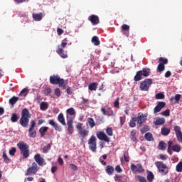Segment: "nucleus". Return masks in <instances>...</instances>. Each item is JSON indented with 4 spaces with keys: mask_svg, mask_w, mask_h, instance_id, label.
<instances>
[{
    "mask_svg": "<svg viewBox=\"0 0 182 182\" xmlns=\"http://www.w3.org/2000/svg\"><path fill=\"white\" fill-rule=\"evenodd\" d=\"M29 119H31V113L27 108H25L21 112V117L19 120L21 126H22V127H28Z\"/></svg>",
    "mask_w": 182,
    "mask_h": 182,
    "instance_id": "f257e3e1",
    "label": "nucleus"
},
{
    "mask_svg": "<svg viewBox=\"0 0 182 182\" xmlns=\"http://www.w3.org/2000/svg\"><path fill=\"white\" fill-rule=\"evenodd\" d=\"M68 38H64L62 41V43L60 45L58 46V49L56 50V53L60 56L63 59H66L68 58V52L65 51V48H66V46L68 45Z\"/></svg>",
    "mask_w": 182,
    "mask_h": 182,
    "instance_id": "f03ea898",
    "label": "nucleus"
},
{
    "mask_svg": "<svg viewBox=\"0 0 182 182\" xmlns=\"http://www.w3.org/2000/svg\"><path fill=\"white\" fill-rule=\"evenodd\" d=\"M50 83L51 85H58L59 87H62L63 90L66 89V83L63 78H60L59 75H51L50 77Z\"/></svg>",
    "mask_w": 182,
    "mask_h": 182,
    "instance_id": "7ed1b4c3",
    "label": "nucleus"
},
{
    "mask_svg": "<svg viewBox=\"0 0 182 182\" xmlns=\"http://www.w3.org/2000/svg\"><path fill=\"white\" fill-rule=\"evenodd\" d=\"M151 73L150 68H143L142 70H139L136 72V74L135 75L134 77V82H140L141 79L144 77H147V76H149Z\"/></svg>",
    "mask_w": 182,
    "mask_h": 182,
    "instance_id": "20e7f679",
    "label": "nucleus"
},
{
    "mask_svg": "<svg viewBox=\"0 0 182 182\" xmlns=\"http://www.w3.org/2000/svg\"><path fill=\"white\" fill-rule=\"evenodd\" d=\"M76 129L78 132V134L81 136V143L83 144H85V141L86 140V137L89 136V130L83 129V124L78 123L76 125Z\"/></svg>",
    "mask_w": 182,
    "mask_h": 182,
    "instance_id": "39448f33",
    "label": "nucleus"
},
{
    "mask_svg": "<svg viewBox=\"0 0 182 182\" xmlns=\"http://www.w3.org/2000/svg\"><path fill=\"white\" fill-rule=\"evenodd\" d=\"M17 147H18L21 154H23V159H28L29 157V145L21 141L17 144Z\"/></svg>",
    "mask_w": 182,
    "mask_h": 182,
    "instance_id": "423d86ee",
    "label": "nucleus"
},
{
    "mask_svg": "<svg viewBox=\"0 0 182 182\" xmlns=\"http://www.w3.org/2000/svg\"><path fill=\"white\" fill-rule=\"evenodd\" d=\"M155 166L159 170V173L161 174V176H166L168 173V166L164 164L161 161L155 162Z\"/></svg>",
    "mask_w": 182,
    "mask_h": 182,
    "instance_id": "0eeeda50",
    "label": "nucleus"
},
{
    "mask_svg": "<svg viewBox=\"0 0 182 182\" xmlns=\"http://www.w3.org/2000/svg\"><path fill=\"white\" fill-rule=\"evenodd\" d=\"M151 85H153V80L151 79H146L145 80L141 82L139 89L143 92H149Z\"/></svg>",
    "mask_w": 182,
    "mask_h": 182,
    "instance_id": "6e6552de",
    "label": "nucleus"
},
{
    "mask_svg": "<svg viewBox=\"0 0 182 182\" xmlns=\"http://www.w3.org/2000/svg\"><path fill=\"white\" fill-rule=\"evenodd\" d=\"M38 171V164L36 162H33L32 166L29 168H28L26 176H35Z\"/></svg>",
    "mask_w": 182,
    "mask_h": 182,
    "instance_id": "1a4fd4ad",
    "label": "nucleus"
},
{
    "mask_svg": "<svg viewBox=\"0 0 182 182\" xmlns=\"http://www.w3.org/2000/svg\"><path fill=\"white\" fill-rule=\"evenodd\" d=\"M89 149L92 150L93 153H95L97 144L96 143V136L95 135L91 136L88 140Z\"/></svg>",
    "mask_w": 182,
    "mask_h": 182,
    "instance_id": "9d476101",
    "label": "nucleus"
},
{
    "mask_svg": "<svg viewBox=\"0 0 182 182\" xmlns=\"http://www.w3.org/2000/svg\"><path fill=\"white\" fill-rule=\"evenodd\" d=\"M97 137L99 140H102L103 141H106V143H109V141H110V138H109L107 135L102 131L97 133Z\"/></svg>",
    "mask_w": 182,
    "mask_h": 182,
    "instance_id": "9b49d317",
    "label": "nucleus"
},
{
    "mask_svg": "<svg viewBox=\"0 0 182 182\" xmlns=\"http://www.w3.org/2000/svg\"><path fill=\"white\" fill-rule=\"evenodd\" d=\"M174 132L176 133L178 141H179V143H182L181 128L179 126H175L174 127Z\"/></svg>",
    "mask_w": 182,
    "mask_h": 182,
    "instance_id": "f8f14e48",
    "label": "nucleus"
},
{
    "mask_svg": "<svg viewBox=\"0 0 182 182\" xmlns=\"http://www.w3.org/2000/svg\"><path fill=\"white\" fill-rule=\"evenodd\" d=\"M48 124H50V126H52V127H53V129L55 130H56L57 132H62V127L59 124H58V123H56L55 122V120L53 119H50L48 121Z\"/></svg>",
    "mask_w": 182,
    "mask_h": 182,
    "instance_id": "ddd939ff",
    "label": "nucleus"
},
{
    "mask_svg": "<svg viewBox=\"0 0 182 182\" xmlns=\"http://www.w3.org/2000/svg\"><path fill=\"white\" fill-rule=\"evenodd\" d=\"M121 29L122 31L123 35H125V36L129 38V35H130V32L129 31H130V26L127 24H123L121 26Z\"/></svg>",
    "mask_w": 182,
    "mask_h": 182,
    "instance_id": "4468645a",
    "label": "nucleus"
},
{
    "mask_svg": "<svg viewBox=\"0 0 182 182\" xmlns=\"http://www.w3.org/2000/svg\"><path fill=\"white\" fill-rule=\"evenodd\" d=\"M67 124L68 134H73V119L72 118L68 119Z\"/></svg>",
    "mask_w": 182,
    "mask_h": 182,
    "instance_id": "2eb2a0df",
    "label": "nucleus"
},
{
    "mask_svg": "<svg viewBox=\"0 0 182 182\" xmlns=\"http://www.w3.org/2000/svg\"><path fill=\"white\" fill-rule=\"evenodd\" d=\"M88 21H90L92 25H97L100 22L99 16L95 14H92L88 17Z\"/></svg>",
    "mask_w": 182,
    "mask_h": 182,
    "instance_id": "dca6fc26",
    "label": "nucleus"
},
{
    "mask_svg": "<svg viewBox=\"0 0 182 182\" xmlns=\"http://www.w3.org/2000/svg\"><path fill=\"white\" fill-rule=\"evenodd\" d=\"M34 160L38 164V166H43L45 159L41 156V154H37L34 156Z\"/></svg>",
    "mask_w": 182,
    "mask_h": 182,
    "instance_id": "f3484780",
    "label": "nucleus"
},
{
    "mask_svg": "<svg viewBox=\"0 0 182 182\" xmlns=\"http://www.w3.org/2000/svg\"><path fill=\"white\" fill-rule=\"evenodd\" d=\"M101 112L104 116H113V110L110 107L107 108V109L102 107Z\"/></svg>",
    "mask_w": 182,
    "mask_h": 182,
    "instance_id": "a211bd4d",
    "label": "nucleus"
},
{
    "mask_svg": "<svg viewBox=\"0 0 182 182\" xmlns=\"http://www.w3.org/2000/svg\"><path fill=\"white\" fill-rule=\"evenodd\" d=\"M136 118V122L138 123V124H139V126H141L147 119V116H145L144 114H141L138 116V117Z\"/></svg>",
    "mask_w": 182,
    "mask_h": 182,
    "instance_id": "6ab92c4d",
    "label": "nucleus"
},
{
    "mask_svg": "<svg viewBox=\"0 0 182 182\" xmlns=\"http://www.w3.org/2000/svg\"><path fill=\"white\" fill-rule=\"evenodd\" d=\"M49 130V127H42L39 129V133L41 135V137H45V134L46 132Z\"/></svg>",
    "mask_w": 182,
    "mask_h": 182,
    "instance_id": "aec40b11",
    "label": "nucleus"
},
{
    "mask_svg": "<svg viewBox=\"0 0 182 182\" xmlns=\"http://www.w3.org/2000/svg\"><path fill=\"white\" fill-rule=\"evenodd\" d=\"M33 18L36 21H42V18H43V14L42 13L40 14H33Z\"/></svg>",
    "mask_w": 182,
    "mask_h": 182,
    "instance_id": "412c9836",
    "label": "nucleus"
},
{
    "mask_svg": "<svg viewBox=\"0 0 182 182\" xmlns=\"http://www.w3.org/2000/svg\"><path fill=\"white\" fill-rule=\"evenodd\" d=\"M97 86H99V83L92 82L88 85V89L91 92L96 91L97 90Z\"/></svg>",
    "mask_w": 182,
    "mask_h": 182,
    "instance_id": "4be33fe9",
    "label": "nucleus"
},
{
    "mask_svg": "<svg viewBox=\"0 0 182 182\" xmlns=\"http://www.w3.org/2000/svg\"><path fill=\"white\" fill-rule=\"evenodd\" d=\"M11 123H16L19 120V115L17 113L11 114V117L10 118Z\"/></svg>",
    "mask_w": 182,
    "mask_h": 182,
    "instance_id": "5701e85b",
    "label": "nucleus"
},
{
    "mask_svg": "<svg viewBox=\"0 0 182 182\" xmlns=\"http://www.w3.org/2000/svg\"><path fill=\"white\" fill-rule=\"evenodd\" d=\"M58 120L63 126H66V122L65 121V117L63 116V113H60L58 117Z\"/></svg>",
    "mask_w": 182,
    "mask_h": 182,
    "instance_id": "b1692460",
    "label": "nucleus"
},
{
    "mask_svg": "<svg viewBox=\"0 0 182 182\" xmlns=\"http://www.w3.org/2000/svg\"><path fill=\"white\" fill-rule=\"evenodd\" d=\"M105 171L108 174V176H112V174L114 173V168H113V166L110 165H108L106 167Z\"/></svg>",
    "mask_w": 182,
    "mask_h": 182,
    "instance_id": "393cba45",
    "label": "nucleus"
},
{
    "mask_svg": "<svg viewBox=\"0 0 182 182\" xmlns=\"http://www.w3.org/2000/svg\"><path fill=\"white\" fill-rule=\"evenodd\" d=\"M166 123V119L164 118H157L154 122L155 126H161Z\"/></svg>",
    "mask_w": 182,
    "mask_h": 182,
    "instance_id": "a878e982",
    "label": "nucleus"
},
{
    "mask_svg": "<svg viewBox=\"0 0 182 182\" xmlns=\"http://www.w3.org/2000/svg\"><path fill=\"white\" fill-rule=\"evenodd\" d=\"M18 100H19V97L14 96L9 99V103L11 106H14L16 104V102H18Z\"/></svg>",
    "mask_w": 182,
    "mask_h": 182,
    "instance_id": "bb28decb",
    "label": "nucleus"
},
{
    "mask_svg": "<svg viewBox=\"0 0 182 182\" xmlns=\"http://www.w3.org/2000/svg\"><path fill=\"white\" fill-rule=\"evenodd\" d=\"M92 43L95 45V46H99L100 45V41H99V37L95 36L92 38L91 40Z\"/></svg>",
    "mask_w": 182,
    "mask_h": 182,
    "instance_id": "cd10ccee",
    "label": "nucleus"
},
{
    "mask_svg": "<svg viewBox=\"0 0 182 182\" xmlns=\"http://www.w3.org/2000/svg\"><path fill=\"white\" fill-rule=\"evenodd\" d=\"M146 178L149 182H153V181L154 180V174H153V172L147 171Z\"/></svg>",
    "mask_w": 182,
    "mask_h": 182,
    "instance_id": "c85d7f7f",
    "label": "nucleus"
},
{
    "mask_svg": "<svg viewBox=\"0 0 182 182\" xmlns=\"http://www.w3.org/2000/svg\"><path fill=\"white\" fill-rule=\"evenodd\" d=\"M49 107V104H48V102H42L40 104V109L41 110L45 111V110H48Z\"/></svg>",
    "mask_w": 182,
    "mask_h": 182,
    "instance_id": "c756f323",
    "label": "nucleus"
},
{
    "mask_svg": "<svg viewBox=\"0 0 182 182\" xmlns=\"http://www.w3.org/2000/svg\"><path fill=\"white\" fill-rule=\"evenodd\" d=\"M166 148H167V144H166V142H164L163 141L159 142V144L158 145L159 150L164 151V150H166Z\"/></svg>",
    "mask_w": 182,
    "mask_h": 182,
    "instance_id": "7c9ffc66",
    "label": "nucleus"
},
{
    "mask_svg": "<svg viewBox=\"0 0 182 182\" xmlns=\"http://www.w3.org/2000/svg\"><path fill=\"white\" fill-rule=\"evenodd\" d=\"M171 149L173 151H176V153H180V151H181V146L178 144H175L173 146H171Z\"/></svg>",
    "mask_w": 182,
    "mask_h": 182,
    "instance_id": "2f4dec72",
    "label": "nucleus"
},
{
    "mask_svg": "<svg viewBox=\"0 0 182 182\" xmlns=\"http://www.w3.org/2000/svg\"><path fill=\"white\" fill-rule=\"evenodd\" d=\"M87 122L91 129H93L96 126V123H95V119L93 118H87Z\"/></svg>",
    "mask_w": 182,
    "mask_h": 182,
    "instance_id": "473e14b6",
    "label": "nucleus"
},
{
    "mask_svg": "<svg viewBox=\"0 0 182 182\" xmlns=\"http://www.w3.org/2000/svg\"><path fill=\"white\" fill-rule=\"evenodd\" d=\"M28 136L29 137H32L33 139H35L36 137V131L33 129H28Z\"/></svg>",
    "mask_w": 182,
    "mask_h": 182,
    "instance_id": "72a5a7b5",
    "label": "nucleus"
},
{
    "mask_svg": "<svg viewBox=\"0 0 182 182\" xmlns=\"http://www.w3.org/2000/svg\"><path fill=\"white\" fill-rule=\"evenodd\" d=\"M161 133L163 136H168L170 134V129L164 127L161 129Z\"/></svg>",
    "mask_w": 182,
    "mask_h": 182,
    "instance_id": "f704fd0d",
    "label": "nucleus"
},
{
    "mask_svg": "<svg viewBox=\"0 0 182 182\" xmlns=\"http://www.w3.org/2000/svg\"><path fill=\"white\" fill-rule=\"evenodd\" d=\"M67 114H70V116H75L76 114V111H75V108L70 107L66 111Z\"/></svg>",
    "mask_w": 182,
    "mask_h": 182,
    "instance_id": "c9c22d12",
    "label": "nucleus"
},
{
    "mask_svg": "<svg viewBox=\"0 0 182 182\" xmlns=\"http://www.w3.org/2000/svg\"><path fill=\"white\" fill-rule=\"evenodd\" d=\"M28 93H29V90L27 88H23L19 93V96H24V97H26L28 95Z\"/></svg>",
    "mask_w": 182,
    "mask_h": 182,
    "instance_id": "e433bc0d",
    "label": "nucleus"
},
{
    "mask_svg": "<svg viewBox=\"0 0 182 182\" xmlns=\"http://www.w3.org/2000/svg\"><path fill=\"white\" fill-rule=\"evenodd\" d=\"M136 117H133L129 123V127H134L136 126V122H137Z\"/></svg>",
    "mask_w": 182,
    "mask_h": 182,
    "instance_id": "4c0bfd02",
    "label": "nucleus"
},
{
    "mask_svg": "<svg viewBox=\"0 0 182 182\" xmlns=\"http://www.w3.org/2000/svg\"><path fill=\"white\" fill-rule=\"evenodd\" d=\"M159 63H161L162 65H167L168 63V60L167 58H164L163 57H161L159 58Z\"/></svg>",
    "mask_w": 182,
    "mask_h": 182,
    "instance_id": "58836bf2",
    "label": "nucleus"
},
{
    "mask_svg": "<svg viewBox=\"0 0 182 182\" xmlns=\"http://www.w3.org/2000/svg\"><path fill=\"white\" fill-rule=\"evenodd\" d=\"M145 139L148 141H153V134L150 132L145 134Z\"/></svg>",
    "mask_w": 182,
    "mask_h": 182,
    "instance_id": "ea45409f",
    "label": "nucleus"
},
{
    "mask_svg": "<svg viewBox=\"0 0 182 182\" xmlns=\"http://www.w3.org/2000/svg\"><path fill=\"white\" fill-rule=\"evenodd\" d=\"M164 69H166V66L159 63L157 67L158 72H159V73H161V72H164Z\"/></svg>",
    "mask_w": 182,
    "mask_h": 182,
    "instance_id": "a19ab883",
    "label": "nucleus"
},
{
    "mask_svg": "<svg viewBox=\"0 0 182 182\" xmlns=\"http://www.w3.org/2000/svg\"><path fill=\"white\" fill-rule=\"evenodd\" d=\"M124 161H126L127 163H129L130 161V157L129 156V152H124Z\"/></svg>",
    "mask_w": 182,
    "mask_h": 182,
    "instance_id": "79ce46f5",
    "label": "nucleus"
},
{
    "mask_svg": "<svg viewBox=\"0 0 182 182\" xmlns=\"http://www.w3.org/2000/svg\"><path fill=\"white\" fill-rule=\"evenodd\" d=\"M3 159L5 163H9L11 161V159L8 158V156L6 155V152L5 151L3 152Z\"/></svg>",
    "mask_w": 182,
    "mask_h": 182,
    "instance_id": "37998d69",
    "label": "nucleus"
},
{
    "mask_svg": "<svg viewBox=\"0 0 182 182\" xmlns=\"http://www.w3.org/2000/svg\"><path fill=\"white\" fill-rule=\"evenodd\" d=\"M106 133L109 136H113V129H112V127H107L106 129Z\"/></svg>",
    "mask_w": 182,
    "mask_h": 182,
    "instance_id": "c03bdc74",
    "label": "nucleus"
},
{
    "mask_svg": "<svg viewBox=\"0 0 182 182\" xmlns=\"http://www.w3.org/2000/svg\"><path fill=\"white\" fill-rule=\"evenodd\" d=\"M176 171L178 173H181L182 171V161H180L177 165H176Z\"/></svg>",
    "mask_w": 182,
    "mask_h": 182,
    "instance_id": "a18cd8bd",
    "label": "nucleus"
},
{
    "mask_svg": "<svg viewBox=\"0 0 182 182\" xmlns=\"http://www.w3.org/2000/svg\"><path fill=\"white\" fill-rule=\"evenodd\" d=\"M136 180L139 182H147V180H146V178L139 175L136 176Z\"/></svg>",
    "mask_w": 182,
    "mask_h": 182,
    "instance_id": "49530a36",
    "label": "nucleus"
},
{
    "mask_svg": "<svg viewBox=\"0 0 182 182\" xmlns=\"http://www.w3.org/2000/svg\"><path fill=\"white\" fill-rule=\"evenodd\" d=\"M171 146H173V141H168V153L171 156Z\"/></svg>",
    "mask_w": 182,
    "mask_h": 182,
    "instance_id": "de8ad7c7",
    "label": "nucleus"
},
{
    "mask_svg": "<svg viewBox=\"0 0 182 182\" xmlns=\"http://www.w3.org/2000/svg\"><path fill=\"white\" fill-rule=\"evenodd\" d=\"M50 144H47V146L43 148V153H48L50 150Z\"/></svg>",
    "mask_w": 182,
    "mask_h": 182,
    "instance_id": "09e8293b",
    "label": "nucleus"
},
{
    "mask_svg": "<svg viewBox=\"0 0 182 182\" xmlns=\"http://www.w3.org/2000/svg\"><path fill=\"white\" fill-rule=\"evenodd\" d=\"M131 138H132V140H133L134 141H137V138L136 137V132L134 131L131 132Z\"/></svg>",
    "mask_w": 182,
    "mask_h": 182,
    "instance_id": "8fccbe9b",
    "label": "nucleus"
},
{
    "mask_svg": "<svg viewBox=\"0 0 182 182\" xmlns=\"http://www.w3.org/2000/svg\"><path fill=\"white\" fill-rule=\"evenodd\" d=\"M155 97L157 100H163V99H164V94L159 92L156 95Z\"/></svg>",
    "mask_w": 182,
    "mask_h": 182,
    "instance_id": "3c124183",
    "label": "nucleus"
},
{
    "mask_svg": "<svg viewBox=\"0 0 182 182\" xmlns=\"http://www.w3.org/2000/svg\"><path fill=\"white\" fill-rule=\"evenodd\" d=\"M119 98H117L114 102V107H115L116 109H119L120 106H119Z\"/></svg>",
    "mask_w": 182,
    "mask_h": 182,
    "instance_id": "603ef678",
    "label": "nucleus"
},
{
    "mask_svg": "<svg viewBox=\"0 0 182 182\" xmlns=\"http://www.w3.org/2000/svg\"><path fill=\"white\" fill-rule=\"evenodd\" d=\"M43 93H44L45 96H49V95H50V93H52V89H50V88L45 89L43 91Z\"/></svg>",
    "mask_w": 182,
    "mask_h": 182,
    "instance_id": "864d4df0",
    "label": "nucleus"
},
{
    "mask_svg": "<svg viewBox=\"0 0 182 182\" xmlns=\"http://www.w3.org/2000/svg\"><path fill=\"white\" fill-rule=\"evenodd\" d=\"M161 114L162 116H166V117H168V116H170V109H166L165 111L161 112Z\"/></svg>",
    "mask_w": 182,
    "mask_h": 182,
    "instance_id": "5fc2aeb1",
    "label": "nucleus"
},
{
    "mask_svg": "<svg viewBox=\"0 0 182 182\" xmlns=\"http://www.w3.org/2000/svg\"><path fill=\"white\" fill-rule=\"evenodd\" d=\"M122 180H123V176H119V175H116L114 176V181L117 182H122Z\"/></svg>",
    "mask_w": 182,
    "mask_h": 182,
    "instance_id": "6e6d98bb",
    "label": "nucleus"
},
{
    "mask_svg": "<svg viewBox=\"0 0 182 182\" xmlns=\"http://www.w3.org/2000/svg\"><path fill=\"white\" fill-rule=\"evenodd\" d=\"M146 132H149V126L147 125L144 126L141 129V133H142V134H144Z\"/></svg>",
    "mask_w": 182,
    "mask_h": 182,
    "instance_id": "4d7b16f0",
    "label": "nucleus"
},
{
    "mask_svg": "<svg viewBox=\"0 0 182 182\" xmlns=\"http://www.w3.org/2000/svg\"><path fill=\"white\" fill-rule=\"evenodd\" d=\"M10 156H15V153H16V148L13 147L9 151Z\"/></svg>",
    "mask_w": 182,
    "mask_h": 182,
    "instance_id": "13d9d810",
    "label": "nucleus"
},
{
    "mask_svg": "<svg viewBox=\"0 0 182 182\" xmlns=\"http://www.w3.org/2000/svg\"><path fill=\"white\" fill-rule=\"evenodd\" d=\"M180 99H181V95L176 94L175 95V103H178V102H180Z\"/></svg>",
    "mask_w": 182,
    "mask_h": 182,
    "instance_id": "bf43d9fd",
    "label": "nucleus"
},
{
    "mask_svg": "<svg viewBox=\"0 0 182 182\" xmlns=\"http://www.w3.org/2000/svg\"><path fill=\"white\" fill-rule=\"evenodd\" d=\"M144 169H143V166L141 165H137L136 172L138 173H143Z\"/></svg>",
    "mask_w": 182,
    "mask_h": 182,
    "instance_id": "052dcab7",
    "label": "nucleus"
},
{
    "mask_svg": "<svg viewBox=\"0 0 182 182\" xmlns=\"http://www.w3.org/2000/svg\"><path fill=\"white\" fill-rule=\"evenodd\" d=\"M159 112H161V108L157 105L154 109V113L156 114V113H159Z\"/></svg>",
    "mask_w": 182,
    "mask_h": 182,
    "instance_id": "680f3d73",
    "label": "nucleus"
},
{
    "mask_svg": "<svg viewBox=\"0 0 182 182\" xmlns=\"http://www.w3.org/2000/svg\"><path fill=\"white\" fill-rule=\"evenodd\" d=\"M54 93L57 97H60V90L59 88H56L54 91Z\"/></svg>",
    "mask_w": 182,
    "mask_h": 182,
    "instance_id": "e2e57ef3",
    "label": "nucleus"
},
{
    "mask_svg": "<svg viewBox=\"0 0 182 182\" xmlns=\"http://www.w3.org/2000/svg\"><path fill=\"white\" fill-rule=\"evenodd\" d=\"M115 171H117V173H122V171H123V169H122V167H120V165H117L115 167Z\"/></svg>",
    "mask_w": 182,
    "mask_h": 182,
    "instance_id": "0e129e2a",
    "label": "nucleus"
},
{
    "mask_svg": "<svg viewBox=\"0 0 182 182\" xmlns=\"http://www.w3.org/2000/svg\"><path fill=\"white\" fill-rule=\"evenodd\" d=\"M158 105L159 107L161 109H163V107H166V102H158Z\"/></svg>",
    "mask_w": 182,
    "mask_h": 182,
    "instance_id": "69168bd1",
    "label": "nucleus"
},
{
    "mask_svg": "<svg viewBox=\"0 0 182 182\" xmlns=\"http://www.w3.org/2000/svg\"><path fill=\"white\" fill-rule=\"evenodd\" d=\"M35 126H36V122H35V120H32L31 122V126L29 129H35Z\"/></svg>",
    "mask_w": 182,
    "mask_h": 182,
    "instance_id": "338daca9",
    "label": "nucleus"
},
{
    "mask_svg": "<svg viewBox=\"0 0 182 182\" xmlns=\"http://www.w3.org/2000/svg\"><path fill=\"white\" fill-rule=\"evenodd\" d=\"M70 167L71 170H73L74 171H76L77 170V166L73 164H70Z\"/></svg>",
    "mask_w": 182,
    "mask_h": 182,
    "instance_id": "774afa93",
    "label": "nucleus"
}]
</instances>
